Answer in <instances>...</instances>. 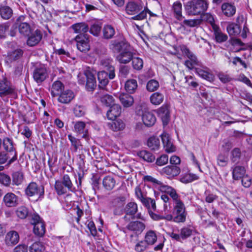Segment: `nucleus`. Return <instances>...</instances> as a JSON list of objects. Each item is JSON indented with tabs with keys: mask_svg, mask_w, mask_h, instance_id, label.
Wrapping results in <instances>:
<instances>
[{
	"mask_svg": "<svg viewBox=\"0 0 252 252\" xmlns=\"http://www.w3.org/2000/svg\"><path fill=\"white\" fill-rule=\"evenodd\" d=\"M110 48L114 53H119L116 57V60L121 63H128L134 56L130 45L125 40L119 42L113 41L110 45Z\"/></svg>",
	"mask_w": 252,
	"mask_h": 252,
	"instance_id": "f257e3e1",
	"label": "nucleus"
},
{
	"mask_svg": "<svg viewBox=\"0 0 252 252\" xmlns=\"http://www.w3.org/2000/svg\"><path fill=\"white\" fill-rule=\"evenodd\" d=\"M126 11L129 15H134L131 19L135 20H142L146 18L148 13L150 16L155 15L148 9L143 10L142 5L135 1H129L126 6Z\"/></svg>",
	"mask_w": 252,
	"mask_h": 252,
	"instance_id": "f03ea898",
	"label": "nucleus"
},
{
	"mask_svg": "<svg viewBox=\"0 0 252 252\" xmlns=\"http://www.w3.org/2000/svg\"><path fill=\"white\" fill-rule=\"evenodd\" d=\"M208 7L206 0H191L185 5V9L189 15H198L205 12Z\"/></svg>",
	"mask_w": 252,
	"mask_h": 252,
	"instance_id": "7ed1b4c3",
	"label": "nucleus"
},
{
	"mask_svg": "<svg viewBox=\"0 0 252 252\" xmlns=\"http://www.w3.org/2000/svg\"><path fill=\"white\" fill-rule=\"evenodd\" d=\"M55 189L59 195L64 194L68 192H74L75 190V188L67 174L63 175L60 180L56 181Z\"/></svg>",
	"mask_w": 252,
	"mask_h": 252,
	"instance_id": "20e7f679",
	"label": "nucleus"
},
{
	"mask_svg": "<svg viewBox=\"0 0 252 252\" xmlns=\"http://www.w3.org/2000/svg\"><path fill=\"white\" fill-rule=\"evenodd\" d=\"M181 50L185 56L188 58L185 62V65L189 69H192L195 67L196 65H199V61L195 56V55L192 53L189 48L186 46L183 45L181 46Z\"/></svg>",
	"mask_w": 252,
	"mask_h": 252,
	"instance_id": "39448f33",
	"label": "nucleus"
},
{
	"mask_svg": "<svg viewBox=\"0 0 252 252\" xmlns=\"http://www.w3.org/2000/svg\"><path fill=\"white\" fill-rule=\"evenodd\" d=\"M145 224L143 222L138 220L131 221L126 226V229L132 231L135 235H130L131 239L134 238V241L138 240V235L140 234L145 228Z\"/></svg>",
	"mask_w": 252,
	"mask_h": 252,
	"instance_id": "423d86ee",
	"label": "nucleus"
},
{
	"mask_svg": "<svg viewBox=\"0 0 252 252\" xmlns=\"http://www.w3.org/2000/svg\"><path fill=\"white\" fill-rule=\"evenodd\" d=\"M25 193L28 197L36 196L39 198L44 195V187L38 186L35 182H31L25 189Z\"/></svg>",
	"mask_w": 252,
	"mask_h": 252,
	"instance_id": "0eeeda50",
	"label": "nucleus"
},
{
	"mask_svg": "<svg viewBox=\"0 0 252 252\" xmlns=\"http://www.w3.org/2000/svg\"><path fill=\"white\" fill-rule=\"evenodd\" d=\"M2 144L5 152H6L12 156L10 159L8 161V164L9 165L15 161L17 158V153L14 148V143L12 139L6 137L3 138Z\"/></svg>",
	"mask_w": 252,
	"mask_h": 252,
	"instance_id": "6e6552de",
	"label": "nucleus"
},
{
	"mask_svg": "<svg viewBox=\"0 0 252 252\" xmlns=\"http://www.w3.org/2000/svg\"><path fill=\"white\" fill-rule=\"evenodd\" d=\"M137 211L138 206L136 203L133 202L128 203L124 208V213L126 214V216H124V219L126 220L127 216H129L131 217L132 219H137L144 220V217L141 213H139L135 215Z\"/></svg>",
	"mask_w": 252,
	"mask_h": 252,
	"instance_id": "1a4fd4ad",
	"label": "nucleus"
},
{
	"mask_svg": "<svg viewBox=\"0 0 252 252\" xmlns=\"http://www.w3.org/2000/svg\"><path fill=\"white\" fill-rule=\"evenodd\" d=\"M32 76L37 83H41L48 77L47 67L43 64L36 66L33 71Z\"/></svg>",
	"mask_w": 252,
	"mask_h": 252,
	"instance_id": "9d476101",
	"label": "nucleus"
},
{
	"mask_svg": "<svg viewBox=\"0 0 252 252\" xmlns=\"http://www.w3.org/2000/svg\"><path fill=\"white\" fill-rule=\"evenodd\" d=\"M14 94V88L10 85L7 78L4 76H0V96L2 97Z\"/></svg>",
	"mask_w": 252,
	"mask_h": 252,
	"instance_id": "9b49d317",
	"label": "nucleus"
},
{
	"mask_svg": "<svg viewBox=\"0 0 252 252\" xmlns=\"http://www.w3.org/2000/svg\"><path fill=\"white\" fill-rule=\"evenodd\" d=\"M96 71L87 67L84 71V75L86 79V87L88 90L92 91L96 86V82L95 78Z\"/></svg>",
	"mask_w": 252,
	"mask_h": 252,
	"instance_id": "f8f14e48",
	"label": "nucleus"
},
{
	"mask_svg": "<svg viewBox=\"0 0 252 252\" xmlns=\"http://www.w3.org/2000/svg\"><path fill=\"white\" fill-rule=\"evenodd\" d=\"M24 51L18 47L10 49L7 53L6 61L7 63H11L20 60L23 55Z\"/></svg>",
	"mask_w": 252,
	"mask_h": 252,
	"instance_id": "ddd939ff",
	"label": "nucleus"
},
{
	"mask_svg": "<svg viewBox=\"0 0 252 252\" xmlns=\"http://www.w3.org/2000/svg\"><path fill=\"white\" fill-rule=\"evenodd\" d=\"M89 36L85 35H77L75 40L77 42V49L82 52L86 53L90 48L89 45Z\"/></svg>",
	"mask_w": 252,
	"mask_h": 252,
	"instance_id": "4468645a",
	"label": "nucleus"
},
{
	"mask_svg": "<svg viewBox=\"0 0 252 252\" xmlns=\"http://www.w3.org/2000/svg\"><path fill=\"white\" fill-rule=\"evenodd\" d=\"M103 89L100 90L99 92L95 93L94 97L96 100H100L102 104L106 106H111L113 105L114 99L112 95L104 94Z\"/></svg>",
	"mask_w": 252,
	"mask_h": 252,
	"instance_id": "2eb2a0df",
	"label": "nucleus"
},
{
	"mask_svg": "<svg viewBox=\"0 0 252 252\" xmlns=\"http://www.w3.org/2000/svg\"><path fill=\"white\" fill-rule=\"evenodd\" d=\"M28 38L27 41V44L29 46H34L40 41L42 38V32L38 30L33 32H31L29 35H28Z\"/></svg>",
	"mask_w": 252,
	"mask_h": 252,
	"instance_id": "dca6fc26",
	"label": "nucleus"
},
{
	"mask_svg": "<svg viewBox=\"0 0 252 252\" xmlns=\"http://www.w3.org/2000/svg\"><path fill=\"white\" fill-rule=\"evenodd\" d=\"M158 116L161 119L163 125L166 126L170 121V112L167 105H163L157 110Z\"/></svg>",
	"mask_w": 252,
	"mask_h": 252,
	"instance_id": "f3484780",
	"label": "nucleus"
},
{
	"mask_svg": "<svg viewBox=\"0 0 252 252\" xmlns=\"http://www.w3.org/2000/svg\"><path fill=\"white\" fill-rule=\"evenodd\" d=\"M19 240L18 233L15 231H10L8 232L4 239L5 245L8 247H13L17 244Z\"/></svg>",
	"mask_w": 252,
	"mask_h": 252,
	"instance_id": "a211bd4d",
	"label": "nucleus"
},
{
	"mask_svg": "<svg viewBox=\"0 0 252 252\" xmlns=\"http://www.w3.org/2000/svg\"><path fill=\"white\" fill-rule=\"evenodd\" d=\"M3 202L6 207H15L18 204V197L12 192H8L4 196Z\"/></svg>",
	"mask_w": 252,
	"mask_h": 252,
	"instance_id": "6ab92c4d",
	"label": "nucleus"
},
{
	"mask_svg": "<svg viewBox=\"0 0 252 252\" xmlns=\"http://www.w3.org/2000/svg\"><path fill=\"white\" fill-rule=\"evenodd\" d=\"M112 60L109 59H104L100 61V64L103 68L109 72V79H113L115 77V68L112 65Z\"/></svg>",
	"mask_w": 252,
	"mask_h": 252,
	"instance_id": "aec40b11",
	"label": "nucleus"
},
{
	"mask_svg": "<svg viewBox=\"0 0 252 252\" xmlns=\"http://www.w3.org/2000/svg\"><path fill=\"white\" fill-rule=\"evenodd\" d=\"M71 28L73 30L77 35H85V36H89L87 33L89 31L88 26L85 23H78L73 24L71 26Z\"/></svg>",
	"mask_w": 252,
	"mask_h": 252,
	"instance_id": "412c9836",
	"label": "nucleus"
},
{
	"mask_svg": "<svg viewBox=\"0 0 252 252\" xmlns=\"http://www.w3.org/2000/svg\"><path fill=\"white\" fill-rule=\"evenodd\" d=\"M74 131L78 134H82V137L86 138L88 136V129L86 123L82 121H78L74 125Z\"/></svg>",
	"mask_w": 252,
	"mask_h": 252,
	"instance_id": "4be33fe9",
	"label": "nucleus"
},
{
	"mask_svg": "<svg viewBox=\"0 0 252 252\" xmlns=\"http://www.w3.org/2000/svg\"><path fill=\"white\" fill-rule=\"evenodd\" d=\"M74 97L73 92L70 90H66L62 92L58 97V101L63 104L69 103Z\"/></svg>",
	"mask_w": 252,
	"mask_h": 252,
	"instance_id": "5701e85b",
	"label": "nucleus"
},
{
	"mask_svg": "<svg viewBox=\"0 0 252 252\" xmlns=\"http://www.w3.org/2000/svg\"><path fill=\"white\" fill-rule=\"evenodd\" d=\"M121 113V107L119 104H113L107 112V117L108 119L114 120L119 117Z\"/></svg>",
	"mask_w": 252,
	"mask_h": 252,
	"instance_id": "b1692460",
	"label": "nucleus"
},
{
	"mask_svg": "<svg viewBox=\"0 0 252 252\" xmlns=\"http://www.w3.org/2000/svg\"><path fill=\"white\" fill-rule=\"evenodd\" d=\"M160 173L166 174L170 177H174L180 174V168L177 165H168L163 168Z\"/></svg>",
	"mask_w": 252,
	"mask_h": 252,
	"instance_id": "393cba45",
	"label": "nucleus"
},
{
	"mask_svg": "<svg viewBox=\"0 0 252 252\" xmlns=\"http://www.w3.org/2000/svg\"><path fill=\"white\" fill-rule=\"evenodd\" d=\"M142 121L145 125L151 126L155 124L156 118L152 113L145 112L142 115Z\"/></svg>",
	"mask_w": 252,
	"mask_h": 252,
	"instance_id": "a878e982",
	"label": "nucleus"
},
{
	"mask_svg": "<svg viewBox=\"0 0 252 252\" xmlns=\"http://www.w3.org/2000/svg\"><path fill=\"white\" fill-rule=\"evenodd\" d=\"M12 15L13 10L11 7L4 4L0 5V15L3 19H9Z\"/></svg>",
	"mask_w": 252,
	"mask_h": 252,
	"instance_id": "bb28decb",
	"label": "nucleus"
},
{
	"mask_svg": "<svg viewBox=\"0 0 252 252\" xmlns=\"http://www.w3.org/2000/svg\"><path fill=\"white\" fill-rule=\"evenodd\" d=\"M64 89L63 84L60 81L54 82L51 88V94L52 96L55 97L59 95Z\"/></svg>",
	"mask_w": 252,
	"mask_h": 252,
	"instance_id": "cd10ccee",
	"label": "nucleus"
},
{
	"mask_svg": "<svg viewBox=\"0 0 252 252\" xmlns=\"http://www.w3.org/2000/svg\"><path fill=\"white\" fill-rule=\"evenodd\" d=\"M97 78L99 83V87L100 88H103L109 82V73L105 71H99L97 73Z\"/></svg>",
	"mask_w": 252,
	"mask_h": 252,
	"instance_id": "c85d7f7f",
	"label": "nucleus"
},
{
	"mask_svg": "<svg viewBox=\"0 0 252 252\" xmlns=\"http://www.w3.org/2000/svg\"><path fill=\"white\" fill-rule=\"evenodd\" d=\"M221 10L225 15L230 17L235 13L236 8L232 4L226 2L222 4Z\"/></svg>",
	"mask_w": 252,
	"mask_h": 252,
	"instance_id": "c756f323",
	"label": "nucleus"
},
{
	"mask_svg": "<svg viewBox=\"0 0 252 252\" xmlns=\"http://www.w3.org/2000/svg\"><path fill=\"white\" fill-rule=\"evenodd\" d=\"M182 3L180 1L175 2L172 5L174 17L179 21H182L184 19L182 15Z\"/></svg>",
	"mask_w": 252,
	"mask_h": 252,
	"instance_id": "7c9ffc66",
	"label": "nucleus"
},
{
	"mask_svg": "<svg viewBox=\"0 0 252 252\" xmlns=\"http://www.w3.org/2000/svg\"><path fill=\"white\" fill-rule=\"evenodd\" d=\"M119 99L125 107L131 106L134 102L133 98L127 94H121L119 96Z\"/></svg>",
	"mask_w": 252,
	"mask_h": 252,
	"instance_id": "2f4dec72",
	"label": "nucleus"
},
{
	"mask_svg": "<svg viewBox=\"0 0 252 252\" xmlns=\"http://www.w3.org/2000/svg\"><path fill=\"white\" fill-rule=\"evenodd\" d=\"M164 95L159 92L154 93L150 97L151 103L154 105H159L164 100Z\"/></svg>",
	"mask_w": 252,
	"mask_h": 252,
	"instance_id": "473e14b6",
	"label": "nucleus"
},
{
	"mask_svg": "<svg viewBox=\"0 0 252 252\" xmlns=\"http://www.w3.org/2000/svg\"><path fill=\"white\" fill-rule=\"evenodd\" d=\"M154 210H150L148 212L150 217L154 220H166L170 221L172 220L173 216L171 214L167 215H159L157 214L154 212Z\"/></svg>",
	"mask_w": 252,
	"mask_h": 252,
	"instance_id": "72a5a7b5",
	"label": "nucleus"
},
{
	"mask_svg": "<svg viewBox=\"0 0 252 252\" xmlns=\"http://www.w3.org/2000/svg\"><path fill=\"white\" fill-rule=\"evenodd\" d=\"M137 155L144 160L152 162L155 159V157L151 152L146 150H142L137 153Z\"/></svg>",
	"mask_w": 252,
	"mask_h": 252,
	"instance_id": "f704fd0d",
	"label": "nucleus"
},
{
	"mask_svg": "<svg viewBox=\"0 0 252 252\" xmlns=\"http://www.w3.org/2000/svg\"><path fill=\"white\" fill-rule=\"evenodd\" d=\"M202 23L200 19H186L181 24L182 27L193 28L199 26Z\"/></svg>",
	"mask_w": 252,
	"mask_h": 252,
	"instance_id": "c9c22d12",
	"label": "nucleus"
},
{
	"mask_svg": "<svg viewBox=\"0 0 252 252\" xmlns=\"http://www.w3.org/2000/svg\"><path fill=\"white\" fill-rule=\"evenodd\" d=\"M116 184L115 179L111 176H107L103 180V186L105 189L108 190L112 189Z\"/></svg>",
	"mask_w": 252,
	"mask_h": 252,
	"instance_id": "e433bc0d",
	"label": "nucleus"
},
{
	"mask_svg": "<svg viewBox=\"0 0 252 252\" xmlns=\"http://www.w3.org/2000/svg\"><path fill=\"white\" fill-rule=\"evenodd\" d=\"M157 236L153 230L147 231L144 237V240L149 245H152L157 241Z\"/></svg>",
	"mask_w": 252,
	"mask_h": 252,
	"instance_id": "4c0bfd02",
	"label": "nucleus"
},
{
	"mask_svg": "<svg viewBox=\"0 0 252 252\" xmlns=\"http://www.w3.org/2000/svg\"><path fill=\"white\" fill-rule=\"evenodd\" d=\"M160 190L162 191L166 192L168 194H169L170 195V196L173 198V199L175 201V202L179 200L178 199V195L176 193L175 190L171 187L164 185L163 184V185L160 188Z\"/></svg>",
	"mask_w": 252,
	"mask_h": 252,
	"instance_id": "58836bf2",
	"label": "nucleus"
},
{
	"mask_svg": "<svg viewBox=\"0 0 252 252\" xmlns=\"http://www.w3.org/2000/svg\"><path fill=\"white\" fill-rule=\"evenodd\" d=\"M245 169L244 167L241 166H236L233 168L232 176L234 180H239L244 176Z\"/></svg>",
	"mask_w": 252,
	"mask_h": 252,
	"instance_id": "ea45409f",
	"label": "nucleus"
},
{
	"mask_svg": "<svg viewBox=\"0 0 252 252\" xmlns=\"http://www.w3.org/2000/svg\"><path fill=\"white\" fill-rule=\"evenodd\" d=\"M227 31L230 35H237L241 32V27L238 24H229L227 27Z\"/></svg>",
	"mask_w": 252,
	"mask_h": 252,
	"instance_id": "a19ab883",
	"label": "nucleus"
},
{
	"mask_svg": "<svg viewBox=\"0 0 252 252\" xmlns=\"http://www.w3.org/2000/svg\"><path fill=\"white\" fill-rule=\"evenodd\" d=\"M195 72L200 77L208 81L211 82L214 80V75L207 71L199 68H195Z\"/></svg>",
	"mask_w": 252,
	"mask_h": 252,
	"instance_id": "79ce46f5",
	"label": "nucleus"
},
{
	"mask_svg": "<svg viewBox=\"0 0 252 252\" xmlns=\"http://www.w3.org/2000/svg\"><path fill=\"white\" fill-rule=\"evenodd\" d=\"M109 127L114 131L123 130L125 127V123L121 120L113 121L108 124Z\"/></svg>",
	"mask_w": 252,
	"mask_h": 252,
	"instance_id": "37998d69",
	"label": "nucleus"
},
{
	"mask_svg": "<svg viewBox=\"0 0 252 252\" xmlns=\"http://www.w3.org/2000/svg\"><path fill=\"white\" fill-rule=\"evenodd\" d=\"M115 33L114 28L111 25H106L103 29V36L106 39L112 38Z\"/></svg>",
	"mask_w": 252,
	"mask_h": 252,
	"instance_id": "c03bdc74",
	"label": "nucleus"
},
{
	"mask_svg": "<svg viewBox=\"0 0 252 252\" xmlns=\"http://www.w3.org/2000/svg\"><path fill=\"white\" fill-rule=\"evenodd\" d=\"M147 145L152 150H157L160 146L159 140L155 137H151L149 138Z\"/></svg>",
	"mask_w": 252,
	"mask_h": 252,
	"instance_id": "a18cd8bd",
	"label": "nucleus"
},
{
	"mask_svg": "<svg viewBox=\"0 0 252 252\" xmlns=\"http://www.w3.org/2000/svg\"><path fill=\"white\" fill-rule=\"evenodd\" d=\"M34 233L39 237H42L45 232V225L43 222H38L33 227Z\"/></svg>",
	"mask_w": 252,
	"mask_h": 252,
	"instance_id": "49530a36",
	"label": "nucleus"
},
{
	"mask_svg": "<svg viewBox=\"0 0 252 252\" xmlns=\"http://www.w3.org/2000/svg\"><path fill=\"white\" fill-rule=\"evenodd\" d=\"M143 205L148 209V212L150 210L155 211L156 209V201L154 199L149 197L142 199Z\"/></svg>",
	"mask_w": 252,
	"mask_h": 252,
	"instance_id": "de8ad7c7",
	"label": "nucleus"
},
{
	"mask_svg": "<svg viewBox=\"0 0 252 252\" xmlns=\"http://www.w3.org/2000/svg\"><path fill=\"white\" fill-rule=\"evenodd\" d=\"M45 250V247L40 242H34L29 248L30 252H43Z\"/></svg>",
	"mask_w": 252,
	"mask_h": 252,
	"instance_id": "09e8293b",
	"label": "nucleus"
},
{
	"mask_svg": "<svg viewBox=\"0 0 252 252\" xmlns=\"http://www.w3.org/2000/svg\"><path fill=\"white\" fill-rule=\"evenodd\" d=\"M137 84L135 80L132 79L127 81L125 84V89L129 93H134L137 89Z\"/></svg>",
	"mask_w": 252,
	"mask_h": 252,
	"instance_id": "8fccbe9b",
	"label": "nucleus"
},
{
	"mask_svg": "<svg viewBox=\"0 0 252 252\" xmlns=\"http://www.w3.org/2000/svg\"><path fill=\"white\" fill-rule=\"evenodd\" d=\"M214 35L216 41L218 43L223 42L228 39L227 35L222 32L219 29H215Z\"/></svg>",
	"mask_w": 252,
	"mask_h": 252,
	"instance_id": "3c124183",
	"label": "nucleus"
},
{
	"mask_svg": "<svg viewBox=\"0 0 252 252\" xmlns=\"http://www.w3.org/2000/svg\"><path fill=\"white\" fill-rule=\"evenodd\" d=\"M241 156V153L240 149L235 148L231 152L230 159L233 163H238Z\"/></svg>",
	"mask_w": 252,
	"mask_h": 252,
	"instance_id": "603ef678",
	"label": "nucleus"
},
{
	"mask_svg": "<svg viewBox=\"0 0 252 252\" xmlns=\"http://www.w3.org/2000/svg\"><path fill=\"white\" fill-rule=\"evenodd\" d=\"M23 174L21 172L17 171L12 175V183L15 185H21L23 181Z\"/></svg>",
	"mask_w": 252,
	"mask_h": 252,
	"instance_id": "864d4df0",
	"label": "nucleus"
},
{
	"mask_svg": "<svg viewBox=\"0 0 252 252\" xmlns=\"http://www.w3.org/2000/svg\"><path fill=\"white\" fill-rule=\"evenodd\" d=\"M193 229L190 226H185L180 230V234L182 240H185L189 237L192 234Z\"/></svg>",
	"mask_w": 252,
	"mask_h": 252,
	"instance_id": "5fc2aeb1",
	"label": "nucleus"
},
{
	"mask_svg": "<svg viewBox=\"0 0 252 252\" xmlns=\"http://www.w3.org/2000/svg\"><path fill=\"white\" fill-rule=\"evenodd\" d=\"M19 31L21 34L28 36L32 30L30 26L27 23H22L19 26Z\"/></svg>",
	"mask_w": 252,
	"mask_h": 252,
	"instance_id": "6e6d98bb",
	"label": "nucleus"
},
{
	"mask_svg": "<svg viewBox=\"0 0 252 252\" xmlns=\"http://www.w3.org/2000/svg\"><path fill=\"white\" fill-rule=\"evenodd\" d=\"M159 86V83L158 81L151 79L147 82L146 88L149 92H153L157 90Z\"/></svg>",
	"mask_w": 252,
	"mask_h": 252,
	"instance_id": "4d7b16f0",
	"label": "nucleus"
},
{
	"mask_svg": "<svg viewBox=\"0 0 252 252\" xmlns=\"http://www.w3.org/2000/svg\"><path fill=\"white\" fill-rule=\"evenodd\" d=\"M132 64L134 69L140 70L143 66V61L142 59L139 57H135L134 56L131 59Z\"/></svg>",
	"mask_w": 252,
	"mask_h": 252,
	"instance_id": "13d9d810",
	"label": "nucleus"
},
{
	"mask_svg": "<svg viewBox=\"0 0 252 252\" xmlns=\"http://www.w3.org/2000/svg\"><path fill=\"white\" fill-rule=\"evenodd\" d=\"M198 179V177L196 174L189 173L185 175L181 178L180 180L182 183H188L197 180Z\"/></svg>",
	"mask_w": 252,
	"mask_h": 252,
	"instance_id": "bf43d9fd",
	"label": "nucleus"
},
{
	"mask_svg": "<svg viewBox=\"0 0 252 252\" xmlns=\"http://www.w3.org/2000/svg\"><path fill=\"white\" fill-rule=\"evenodd\" d=\"M149 245L145 241H140L135 245L134 250L136 252H143L148 249Z\"/></svg>",
	"mask_w": 252,
	"mask_h": 252,
	"instance_id": "052dcab7",
	"label": "nucleus"
},
{
	"mask_svg": "<svg viewBox=\"0 0 252 252\" xmlns=\"http://www.w3.org/2000/svg\"><path fill=\"white\" fill-rule=\"evenodd\" d=\"M217 162L219 166H225L228 163L227 155L224 154L220 153L217 158Z\"/></svg>",
	"mask_w": 252,
	"mask_h": 252,
	"instance_id": "680f3d73",
	"label": "nucleus"
},
{
	"mask_svg": "<svg viewBox=\"0 0 252 252\" xmlns=\"http://www.w3.org/2000/svg\"><path fill=\"white\" fill-rule=\"evenodd\" d=\"M186 213L184 203L180 200L175 201V205L174 208L173 213Z\"/></svg>",
	"mask_w": 252,
	"mask_h": 252,
	"instance_id": "e2e57ef3",
	"label": "nucleus"
},
{
	"mask_svg": "<svg viewBox=\"0 0 252 252\" xmlns=\"http://www.w3.org/2000/svg\"><path fill=\"white\" fill-rule=\"evenodd\" d=\"M68 138L71 143V146L73 147L74 151L76 152L79 146L81 145L80 140L72 136L71 134L68 135Z\"/></svg>",
	"mask_w": 252,
	"mask_h": 252,
	"instance_id": "0e129e2a",
	"label": "nucleus"
},
{
	"mask_svg": "<svg viewBox=\"0 0 252 252\" xmlns=\"http://www.w3.org/2000/svg\"><path fill=\"white\" fill-rule=\"evenodd\" d=\"M174 217L172 220L176 222H184L186 221L187 213H173Z\"/></svg>",
	"mask_w": 252,
	"mask_h": 252,
	"instance_id": "69168bd1",
	"label": "nucleus"
},
{
	"mask_svg": "<svg viewBox=\"0 0 252 252\" xmlns=\"http://www.w3.org/2000/svg\"><path fill=\"white\" fill-rule=\"evenodd\" d=\"M29 213L28 209L26 207L21 206L17 209L16 214L20 219H25L27 217Z\"/></svg>",
	"mask_w": 252,
	"mask_h": 252,
	"instance_id": "338daca9",
	"label": "nucleus"
},
{
	"mask_svg": "<svg viewBox=\"0 0 252 252\" xmlns=\"http://www.w3.org/2000/svg\"><path fill=\"white\" fill-rule=\"evenodd\" d=\"M73 112L75 116L80 117L85 115L86 110L84 106L77 105L74 108Z\"/></svg>",
	"mask_w": 252,
	"mask_h": 252,
	"instance_id": "774afa93",
	"label": "nucleus"
}]
</instances>
